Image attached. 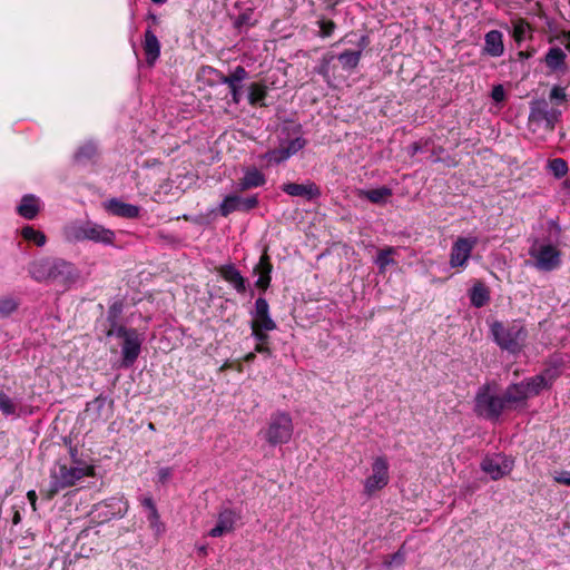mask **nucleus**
Segmentation results:
<instances>
[{
  "label": "nucleus",
  "instance_id": "obj_55",
  "mask_svg": "<svg viewBox=\"0 0 570 570\" xmlns=\"http://www.w3.org/2000/svg\"><path fill=\"white\" fill-rule=\"evenodd\" d=\"M140 503L144 508L148 510V513L151 512L153 510L157 511L156 504L151 497H144L142 499H140Z\"/></svg>",
  "mask_w": 570,
  "mask_h": 570
},
{
  "label": "nucleus",
  "instance_id": "obj_28",
  "mask_svg": "<svg viewBox=\"0 0 570 570\" xmlns=\"http://www.w3.org/2000/svg\"><path fill=\"white\" fill-rule=\"evenodd\" d=\"M266 184L265 175L259 171L257 168L252 167L247 168L244 173L243 178L239 179L238 188L239 190H248L252 188L261 187Z\"/></svg>",
  "mask_w": 570,
  "mask_h": 570
},
{
  "label": "nucleus",
  "instance_id": "obj_3",
  "mask_svg": "<svg viewBox=\"0 0 570 570\" xmlns=\"http://www.w3.org/2000/svg\"><path fill=\"white\" fill-rule=\"evenodd\" d=\"M76 450L70 451L72 461L70 464L59 462L51 471L50 490L48 499H52L60 490L72 487L86 475H90L92 466L75 459Z\"/></svg>",
  "mask_w": 570,
  "mask_h": 570
},
{
  "label": "nucleus",
  "instance_id": "obj_54",
  "mask_svg": "<svg viewBox=\"0 0 570 570\" xmlns=\"http://www.w3.org/2000/svg\"><path fill=\"white\" fill-rule=\"evenodd\" d=\"M173 475V469L171 468H161L158 471V480L160 483H166Z\"/></svg>",
  "mask_w": 570,
  "mask_h": 570
},
{
  "label": "nucleus",
  "instance_id": "obj_51",
  "mask_svg": "<svg viewBox=\"0 0 570 570\" xmlns=\"http://www.w3.org/2000/svg\"><path fill=\"white\" fill-rule=\"evenodd\" d=\"M550 100L556 101L557 104H562L567 101L566 89L560 86H553L550 91Z\"/></svg>",
  "mask_w": 570,
  "mask_h": 570
},
{
  "label": "nucleus",
  "instance_id": "obj_43",
  "mask_svg": "<svg viewBox=\"0 0 570 570\" xmlns=\"http://www.w3.org/2000/svg\"><path fill=\"white\" fill-rule=\"evenodd\" d=\"M150 529L156 535H160L165 532V524L160 521V515L157 511H151L147 515Z\"/></svg>",
  "mask_w": 570,
  "mask_h": 570
},
{
  "label": "nucleus",
  "instance_id": "obj_58",
  "mask_svg": "<svg viewBox=\"0 0 570 570\" xmlns=\"http://www.w3.org/2000/svg\"><path fill=\"white\" fill-rule=\"evenodd\" d=\"M561 36L567 41L566 50L570 51V30L562 31Z\"/></svg>",
  "mask_w": 570,
  "mask_h": 570
},
{
  "label": "nucleus",
  "instance_id": "obj_17",
  "mask_svg": "<svg viewBox=\"0 0 570 570\" xmlns=\"http://www.w3.org/2000/svg\"><path fill=\"white\" fill-rule=\"evenodd\" d=\"M112 401L99 395L94 401L87 403L86 414L94 421H106L111 414Z\"/></svg>",
  "mask_w": 570,
  "mask_h": 570
},
{
  "label": "nucleus",
  "instance_id": "obj_8",
  "mask_svg": "<svg viewBox=\"0 0 570 570\" xmlns=\"http://www.w3.org/2000/svg\"><path fill=\"white\" fill-rule=\"evenodd\" d=\"M513 463L510 456L499 453L485 456L481 462V469L492 480H499L512 471Z\"/></svg>",
  "mask_w": 570,
  "mask_h": 570
},
{
  "label": "nucleus",
  "instance_id": "obj_38",
  "mask_svg": "<svg viewBox=\"0 0 570 570\" xmlns=\"http://www.w3.org/2000/svg\"><path fill=\"white\" fill-rule=\"evenodd\" d=\"M335 56L333 53H326L322 57L320 65L316 68V72L321 75L326 81L334 76V70L332 69V62L334 61Z\"/></svg>",
  "mask_w": 570,
  "mask_h": 570
},
{
  "label": "nucleus",
  "instance_id": "obj_47",
  "mask_svg": "<svg viewBox=\"0 0 570 570\" xmlns=\"http://www.w3.org/2000/svg\"><path fill=\"white\" fill-rule=\"evenodd\" d=\"M130 331H136V330L127 328L124 325H120L118 323H112V324H109V328L107 330L106 335L108 337L117 336V337H120L124 340L125 337L129 336Z\"/></svg>",
  "mask_w": 570,
  "mask_h": 570
},
{
  "label": "nucleus",
  "instance_id": "obj_27",
  "mask_svg": "<svg viewBox=\"0 0 570 570\" xmlns=\"http://www.w3.org/2000/svg\"><path fill=\"white\" fill-rule=\"evenodd\" d=\"M523 385V391L528 397V400L532 396H537L544 389H548L551 385V381L547 379L544 374H539L520 382Z\"/></svg>",
  "mask_w": 570,
  "mask_h": 570
},
{
  "label": "nucleus",
  "instance_id": "obj_10",
  "mask_svg": "<svg viewBox=\"0 0 570 570\" xmlns=\"http://www.w3.org/2000/svg\"><path fill=\"white\" fill-rule=\"evenodd\" d=\"M258 205L256 196L243 198L238 195L226 196L219 205V213L223 217H227L234 212H249Z\"/></svg>",
  "mask_w": 570,
  "mask_h": 570
},
{
  "label": "nucleus",
  "instance_id": "obj_46",
  "mask_svg": "<svg viewBox=\"0 0 570 570\" xmlns=\"http://www.w3.org/2000/svg\"><path fill=\"white\" fill-rule=\"evenodd\" d=\"M283 144H284V148L286 149V151H288V156L291 157V156L295 155L297 151H299L301 149H303L306 141L303 137L297 136V137L292 138L291 140L283 142Z\"/></svg>",
  "mask_w": 570,
  "mask_h": 570
},
{
  "label": "nucleus",
  "instance_id": "obj_62",
  "mask_svg": "<svg viewBox=\"0 0 570 570\" xmlns=\"http://www.w3.org/2000/svg\"><path fill=\"white\" fill-rule=\"evenodd\" d=\"M198 552L203 556H206L207 554V547L206 546H200L198 547Z\"/></svg>",
  "mask_w": 570,
  "mask_h": 570
},
{
  "label": "nucleus",
  "instance_id": "obj_29",
  "mask_svg": "<svg viewBox=\"0 0 570 570\" xmlns=\"http://www.w3.org/2000/svg\"><path fill=\"white\" fill-rule=\"evenodd\" d=\"M392 194V189L386 186L368 190L360 189L357 191L358 197L365 198L375 205L386 204Z\"/></svg>",
  "mask_w": 570,
  "mask_h": 570
},
{
  "label": "nucleus",
  "instance_id": "obj_35",
  "mask_svg": "<svg viewBox=\"0 0 570 570\" xmlns=\"http://www.w3.org/2000/svg\"><path fill=\"white\" fill-rule=\"evenodd\" d=\"M20 234L24 240L33 243L38 247H42L47 243V236L30 225L22 227Z\"/></svg>",
  "mask_w": 570,
  "mask_h": 570
},
{
  "label": "nucleus",
  "instance_id": "obj_49",
  "mask_svg": "<svg viewBox=\"0 0 570 570\" xmlns=\"http://www.w3.org/2000/svg\"><path fill=\"white\" fill-rule=\"evenodd\" d=\"M122 313V303L115 302L108 309L107 322L108 324L118 323V320Z\"/></svg>",
  "mask_w": 570,
  "mask_h": 570
},
{
  "label": "nucleus",
  "instance_id": "obj_53",
  "mask_svg": "<svg viewBox=\"0 0 570 570\" xmlns=\"http://www.w3.org/2000/svg\"><path fill=\"white\" fill-rule=\"evenodd\" d=\"M553 479L557 483L570 487V471H561Z\"/></svg>",
  "mask_w": 570,
  "mask_h": 570
},
{
  "label": "nucleus",
  "instance_id": "obj_14",
  "mask_svg": "<svg viewBox=\"0 0 570 570\" xmlns=\"http://www.w3.org/2000/svg\"><path fill=\"white\" fill-rule=\"evenodd\" d=\"M282 190L293 197H302L306 200H313L321 196L320 187L313 183L306 184L286 183L282 185Z\"/></svg>",
  "mask_w": 570,
  "mask_h": 570
},
{
  "label": "nucleus",
  "instance_id": "obj_45",
  "mask_svg": "<svg viewBox=\"0 0 570 570\" xmlns=\"http://www.w3.org/2000/svg\"><path fill=\"white\" fill-rule=\"evenodd\" d=\"M96 155V147L92 144L81 146L76 153V160L79 163L90 160Z\"/></svg>",
  "mask_w": 570,
  "mask_h": 570
},
{
  "label": "nucleus",
  "instance_id": "obj_25",
  "mask_svg": "<svg viewBox=\"0 0 570 570\" xmlns=\"http://www.w3.org/2000/svg\"><path fill=\"white\" fill-rule=\"evenodd\" d=\"M100 509H106L101 513L106 520L122 518L128 511V503L122 498H110L100 504Z\"/></svg>",
  "mask_w": 570,
  "mask_h": 570
},
{
  "label": "nucleus",
  "instance_id": "obj_37",
  "mask_svg": "<svg viewBox=\"0 0 570 570\" xmlns=\"http://www.w3.org/2000/svg\"><path fill=\"white\" fill-rule=\"evenodd\" d=\"M543 106L532 107L530 118L535 120L544 119L549 124H553L557 120L558 112L554 110H549L547 108V104L543 102Z\"/></svg>",
  "mask_w": 570,
  "mask_h": 570
},
{
  "label": "nucleus",
  "instance_id": "obj_18",
  "mask_svg": "<svg viewBox=\"0 0 570 570\" xmlns=\"http://www.w3.org/2000/svg\"><path fill=\"white\" fill-rule=\"evenodd\" d=\"M217 272L237 293L243 294L246 292V278L234 264L222 265L217 268Z\"/></svg>",
  "mask_w": 570,
  "mask_h": 570
},
{
  "label": "nucleus",
  "instance_id": "obj_48",
  "mask_svg": "<svg viewBox=\"0 0 570 570\" xmlns=\"http://www.w3.org/2000/svg\"><path fill=\"white\" fill-rule=\"evenodd\" d=\"M252 335L257 341V343H267L268 342V332L269 330L263 328L261 323H250Z\"/></svg>",
  "mask_w": 570,
  "mask_h": 570
},
{
  "label": "nucleus",
  "instance_id": "obj_39",
  "mask_svg": "<svg viewBox=\"0 0 570 570\" xmlns=\"http://www.w3.org/2000/svg\"><path fill=\"white\" fill-rule=\"evenodd\" d=\"M406 560V551L404 544L400 547V549L393 554L386 557L383 561V566L391 570L394 567H402Z\"/></svg>",
  "mask_w": 570,
  "mask_h": 570
},
{
  "label": "nucleus",
  "instance_id": "obj_40",
  "mask_svg": "<svg viewBox=\"0 0 570 570\" xmlns=\"http://www.w3.org/2000/svg\"><path fill=\"white\" fill-rule=\"evenodd\" d=\"M263 159L267 160L268 163L279 164L282 161H285L289 158L288 151L284 148V144L281 142L279 147L268 150L262 156Z\"/></svg>",
  "mask_w": 570,
  "mask_h": 570
},
{
  "label": "nucleus",
  "instance_id": "obj_11",
  "mask_svg": "<svg viewBox=\"0 0 570 570\" xmlns=\"http://www.w3.org/2000/svg\"><path fill=\"white\" fill-rule=\"evenodd\" d=\"M248 78V72L243 66H237L229 75H220L219 82L227 85L232 101L238 105L242 100V82Z\"/></svg>",
  "mask_w": 570,
  "mask_h": 570
},
{
  "label": "nucleus",
  "instance_id": "obj_5",
  "mask_svg": "<svg viewBox=\"0 0 570 570\" xmlns=\"http://www.w3.org/2000/svg\"><path fill=\"white\" fill-rule=\"evenodd\" d=\"M474 411L479 416L487 420L498 421L504 411H508L503 395L492 392L489 384L482 385L475 395Z\"/></svg>",
  "mask_w": 570,
  "mask_h": 570
},
{
  "label": "nucleus",
  "instance_id": "obj_50",
  "mask_svg": "<svg viewBox=\"0 0 570 570\" xmlns=\"http://www.w3.org/2000/svg\"><path fill=\"white\" fill-rule=\"evenodd\" d=\"M317 23L320 27V37H322V38L331 37L336 28L335 22L332 20L322 19Z\"/></svg>",
  "mask_w": 570,
  "mask_h": 570
},
{
  "label": "nucleus",
  "instance_id": "obj_33",
  "mask_svg": "<svg viewBox=\"0 0 570 570\" xmlns=\"http://www.w3.org/2000/svg\"><path fill=\"white\" fill-rule=\"evenodd\" d=\"M470 301L474 307H483L490 301V292L482 283H476L470 293Z\"/></svg>",
  "mask_w": 570,
  "mask_h": 570
},
{
  "label": "nucleus",
  "instance_id": "obj_32",
  "mask_svg": "<svg viewBox=\"0 0 570 570\" xmlns=\"http://www.w3.org/2000/svg\"><path fill=\"white\" fill-rule=\"evenodd\" d=\"M267 86L263 82H252L248 86V102L252 106H266Z\"/></svg>",
  "mask_w": 570,
  "mask_h": 570
},
{
  "label": "nucleus",
  "instance_id": "obj_61",
  "mask_svg": "<svg viewBox=\"0 0 570 570\" xmlns=\"http://www.w3.org/2000/svg\"><path fill=\"white\" fill-rule=\"evenodd\" d=\"M148 19H150V20H151V22H153L154 24H157V23H158V18H157V16H156V14H154V13H149V14H148Z\"/></svg>",
  "mask_w": 570,
  "mask_h": 570
},
{
  "label": "nucleus",
  "instance_id": "obj_1",
  "mask_svg": "<svg viewBox=\"0 0 570 570\" xmlns=\"http://www.w3.org/2000/svg\"><path fill=\"white\" fill-rule=\"evenodd\" d=\"M28 273L38 283L56 284L63 289L71 288L81 278L80 269L72 262L51 256L32 261Z\"/></svg>",
  "mask_w": 570,
  "mask_h": 570
},
{
  "label": "nucleus",
  "instance_id": "obj_13",
  "mask_svg": "<svg viewBox=\"0 0 570 570\" xmlns=\"http://www.w3.org/2000/svg\"><path fill=\"white\" fill-rule=\"evenodd\" d=\"M141 338L137 331H130L129 336L124 338L121 346L122 365L125 367L131 366L138 358L141 350Z\"/></svg>",
  "mask_w": 570,
  "mask_h": 570
},
{
  "label": "nucleus",
  "instance_id": "obj_21",
  "mask_svg": "<svg viewBox=\"0 0 570 570\" xmlns=\"http://www.w3.org/2000/svg\"><path fill=\"white\" fill-rule=\"evenodd\" d=\"M483 53L499 58L504 53L503 35L499 30H490L484 36Z\"/></svg>",
  "mask_w": 570,
  "mask_h": 570
},
{
  "label": "nucleus",
  "instance_id": "obj_64",
  "mask_svg": "<svg viewBox=\"0 0 570 570\" xmlns=\"http://www.w3.org/2000/svg\"><path fill=\"white\" fill-rule=\"evenodd\" d=\"M550 224L559 229V226L557 225L556 222H551Z\"/></svg>",
  "mask_w": 570,
  "mask_h": 570
},
{
  "label": "nucleus",
  "instance_id": "obj_31",
  "mask_svg": "<svg viewBox=\"0 0 570 570\" xmlns=\"http://www.w3.org/2000/svg\"><path fill=\"white\" fill-rule=\"evenodd\" d=\"M0 412L4 416L17 419L21 413V404L4 392L0 391Z\"/></svg>",
  "mask_w": 570,
  "mask_h": 570
},
{
  "label": "nucleus",
  "instance_id": "obj_22",
  "mask_svg": "<svg viewBox=\"0 0 570 570\" xmlns=\"http://www.w3.org/2000/svg\"><path fill=\"white\" fill-rule=\"evenodd\" d=\"M160 42L151 30L147 28L144 36L142 49L146 56V61L149 66H153L160 56Z\"/></svg>",
  "mask_w": 570,
  "mask_h": 570
},
{
  "label": "nucleus",
  "instance_id": "obj_4",
  "mask_svg": "<svg viewBox=\"0 0 570 570\" xmlns=\"http://www.w3.org/2000/svg\"><path fill=\"white\" fill-rule=\"evenodd\" d=\"M531 261L529 264L540 272H552L562 264V253L553 244L534 239L528 252Z\"/></svg>",
  "mask_w": 570,
  "mask_h": 570
},
{
  "label": "nucleus",
  "instance_id": "obj_52",
  "mask_svg": "<svg viewBox=\"0 0 570 570\" xmlns=\"http://www.w3.org/2000/svg\"><path fill=\"white\" fill-rule=\"evenodd\" d=\"M491 98L495 102H502L505 99V91L502 85H497L491 91Z\"/></svg>",
  "mask_w": 570,
  "mask_h": 570
},
{
  "label": "nucleus",
  "instance_id": "obj_24",
  "mask_svg": "<svg viewBox=\"0 0 570 570\" xmlns=\"http://www.w3.org/2000/svg\"><path fill=\"white\" fill-rule=\"evenodd\" d=\"M252 323H261L265 330L276 328V323L269 316V305L264 297H258L255 302L254 320Z\"/></svg>",
  "mask_w": 570,
  "mask_h": 570
},
{
  "label": "nucleus",
  "instance_id": "obj_57",
  "mask_svg": "<svg viewBox=\"0 0 570 570\" xmlns=\"http://www.w3.org/2000/svg\"><path fill=\"white\" fill-rule=\"evenodd\" d=\"M27 498L32 507L33 510H36V502H37V493L35 490H30L27 493Z\"/></svg>",
  "mask_w": 570,
  "mask_h": 570
},
{
  "label": "nucleus",
  "instance_id": "obj_30",
  "mask_svg": "<svg viewBox=\"0 0 570 570\" xmlns=\"http://www.w3.org/2000/svg\"><path fill=\"white\" fill-rule=\"evenodd\" d=\"M87 222H71L63 227V236L70 243L86 240Z\"/></svg>",
  "mask_w": 570,
  "mask_h": 570
},
{
  "label": "nucleus",
  "instance_id": "obj_41",
  "mask_svg": "<svg viewBox=\"0 0 570 570\" xmlns=\"http://www.w3.org/2000/svg\"><path fill=\"white\" fill-rule=\"evenodd\" d=\"M530 31V24L524 19H517L513 21L512 37L520 43L524 40L525 35Z\"/></svg>",
  "mask_w": 570,
  "mask_h": 570
},
{
  "label": "nucleus",
  "instance_id": "obj_59",
  "mask_svg": "<svg viewBox=\"0 0 570 570\" xmlns=\"http://www.w3.org/2000/svg\"><path fill=\"white\" fill-rule=\"evenodd\" d=\"M255 357H256V353L254 351V352H250V353L246 354L245 357H244V361L247 362V363H250V362H253L255 360Z\"/></svg>",
  "mask_w": 570,
  "mask_h": 570
},
{
  "label": "nucleus",
  "instance_id": "obj_23",
  "mask_svg": "<svg viewBox=\"0 0 570 570\" xmlns=\"http://www.w3.org/2000/svg\"><path fill=\"white\" fill-rule=\"evenodd\" d=\"M543 61L547 68L552 72L564 71L567 69V53L560 47H551L544 55Z\"/></svg>",
  "mask_w": 570,
  "mask_h": 570
},
{
  "label": "nucleus",
  "instance_id": "obj_36",
  "mask_svg": "<svg viewBox=\"0 0 570 570\" xmlns=\"http://www.w3.org/2000/svg\"><path fill=\"white\" fill-rule=\"evenodd\" d=\"M394 254L395 248L391 246L379 250L374 263L379 266L381 273L385 272L387 266L396 264V262L392 258V255Z\"/></svg>",
  "mask_w": 570,
  "mask_h": 570
},
{
  "label": "nucleus",
  "instance_id": "obj_44",
  "mask_svg": "<svg viewBox=\"0 0 570 570\" xmlns=\"http://www.w3.org/2000/svg\"><path fill=\"white\" fill-rule=\"evenodd\" d=\"M18 308V303L11 297L0 298V317H7Z\"/></svg>",
  "mask_w": 570,
  "mask_h": 570
},
{
  "label": "nucleus",
  "instance_id": "obj_60",
  "mask_svg": "<svg viewBox=\"0 0 570 570\" xmlns=\"http://www.w3.org/2000/svg\"><path fill=\"white\" fill-rule=\"evenodd\" d=\"M411 149H412V155H415L416 153L422 150L421 144L420 142H414L411 146Z\"/></svg>",
  "mask_w": 570,
  "mask_h": 570
},
{
  "label": "nucleus",
  "instance_id": "obj_34",
  "mask_svg": "<svg viewBox=\"0 0 570 570\" xmlns=\"http://www.w3.org/2000/svg\"><path fill=\"white\" fill-rule=\"evenodd\" d=\"M362 56L361 50H345L337 56V60L346 71L355 69Z\"/></svg>",
  "mask_w": 570,
  "mask_h": 570
},
{
  "label": "nucleus",
  "instance_id": "obj_42",
  "mask_svg": "<svg viewBox=\"0 0 570 570\" xmlns=\"http://www.w3.org/2000/svg\"><path fill=\"white\" fill-rule=\"evenodd\" d=\"M549 170L554 175L556 178H562L568 173V164L562 158H554L548 164Z\"/></svg>",
  "mask_w": 570,
  "mask_h": 570
},
{
  "label": "nucleus",
  "instance_id": "obj_7",
  "mask_svg": "<svg viewBox=\"0 0 570 570\" xmlns=\"http://www.w3.org/2000/svg\"><path fill=\"white\" fill-rule=\"evenodd\" d=\"M389 461L385 456L374 458L371 474L364 481V493L368 497L385 488L390 482Z\"/></svg>",
  "mask_w": 570,
  "mask_h": 570
},
{
  "label": "nucleus",
  "instance_id": "obj_6",
  "mask_svg": "<svg viewBox=\"0 0 570 570\" xmlns=\"http://www.w3.org/2000/svg\"><path fill=\"white\" fill-rule=\"evenodd\" d=\"M294 432L292 416L287 412L277 411L271 415L266 430L263 432L266 442L272 445L286 444Z\"/></svg>",
  "mask_w": 570,
  "mask_h": 570
},
{
  "label": "nucleus",
  "instance_id": "obj_19",
  "mask_svg": "<svg viewBox=\"0 0 570 570\" xmlns=\"http://www.w3.org/2000/svg\"><path fill=\"white\" fill-rule=\"evenodd\" d=\"M502 395L508 411L527 405L528 397L523 391V385L520 383L510 384Z\"/></svg>",
  "mask_w": 570,
  "mask_h": 570
},
{
  "label": "nucleus",
  "instance_id": "obj_9",
  "mask_svg": "<svg viewBox=\"0 0 570 570\" xmlns=\"http://www.w3.org/2000/svg\"><path fill=\"white\" fill-rule=\"evenodd\" d=\"M478 244L476 237H459L451 247V267H462L469 261L471 253Z\"/></svg>",
  "mask_w": 570,
  "mask_h": 570
},
{
  "label": "nucleus",
  "instance_id": "obj_15",
  "mask_svg": "<svg viewBox=\"0 0 570 570\" xmlns=\"http://www.w3.org/2000/svg\"><path fill=\"white\" fill-rule=\"evenodd\" d=\"M104 206H105V209L109 214H111L114 216L127 218V219H134V218L139 217V215H140L139 206L125 203L118 198H111V199L107 200L104 204Z\"/></svg>",
  "mask_w": 570,
  "mask_h": 570
},
{
  "label": "nucleus",
  "instance_id": "obj_16",
  "mask_svg": "<svg viewBox=\"0 0 570 570\" xmlns=\"http://www.w3.org/2000/svg\"><path fill=\"white\" fill-rule=\"evenodd\" d=\"M273 265L269 256L264 253L258 263L254 266L253 273L258 276L255 286L262 292H266L272 281Z\"/></svg>",
  "mask_w": 570,
  "mask_h": 570
},
{
  "label": "nucleus",
  "instance_id": "obj_63",
  "mask_svg": "<svg viewBox=\"0 0 570 570\" xmlns=\"http://www.w3.org/2000/svg\"><path fill=\"white\" fill-rule=\"evenodd\" d=\"M154 3H157V4H163L165 3L167 0H151Z\"/></svg>",
  "mask_w": 570,
  "mask_h": 570
},
{
  "label": "nucleus",
  "instance_id": "obj_12",
  "mask_svg": "<svg viewBox=\"0 0 570 570\" xmlns=\"http://www.w3.org/2000/svg\"><path fill=\"white\" fill-rule=\"evenodd\" d=\"M239 518V514L235 510L230 508L222 509L217 515L216 525L209 530L208 535L212 538H219L233 532Z\"/></svg>",
  "mask_w": 570,
  "mask_h": 570
},
{
  "label": "nucleus",
  "instance_id": "obj_20",
  "mask_svg": "<svg viewBox=\"0 0 570 570\" xmlns=\"http://www.w3.org/2000/svg\"><path fill=\"white\" fill-rule=\"evenodd\" d=\"M115 233L94 222H87L86 240L101 243L104 245H112L115 242Z\"/></svg>",
  "mask_w": 570,
  "mask_h": 570
},
{
  "label": "nucleus",
  "instance_id": "obj_2",
  "mask_svg": "<svg viewBox=\"0 0 570 570\" xmlns=\"http://www.w3.org/2000/svg\"><path fill=\"white\" fill-rule=\"evenodd\" d=\"M490 332L495 344L512 355H519L528 340V330L520 320L507 323L494 321L490 325Z\"/></svg>",
  "mask_w": 570,
  "mask_h": 570
},
{
  "label": "nucleus",
  "instance_id": "obj_56",
  "mask_svg": "<svg viewBox=\"0 0 570 570\" xmlns=\"http://www.w3.org/2000/svg\"><path fill=\"white\" fill-rule=\"evenodd\" d=\"M254 351L255 353L265 354L267 356L272 355V350L269 348L267 343H257Z\"/></svg>",
  "mask_w": 570,
  "mask_h": 570
},
{
  "label": "nucleus",
  "instance_id": "obj_26",
  "mask_svg": "<svg viewBox=\"0 0 570 570\" xmlns=\"http://www.w3.org/2000/svg\"><path fill=\"white\" fill-rule=\"evenodd\" d=\"M40 212V199L32 195H24L17 206V213L26 219H35Z\"/></svg>",
  "mask_w": 570,
  "mask_h": 570
}]
</instances>
